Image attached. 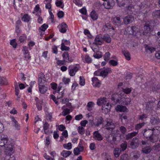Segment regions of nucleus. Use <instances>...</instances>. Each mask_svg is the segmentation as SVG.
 <instances>
[{"label":"nucleus","instance_id":"052dcab7","mask_svg":"<svg viewBox=\"0 0 160 160\" xmlns=\"http://www.w3.org/2000/svg\"><path fill=\"white\" fill-rule=\"evenodd\" d=\"M144 124V122H142L137 124L135 127V129H136L138 130L141 128L143 126Z\"/></svg>","mask_w":160,"mask_h":160},{"label":"nucleus","instance_id":"864d4df0","mask_svg":"<svg viewBox=\"0 0 160 160\" xmlns=\"http://www.w3.org/2000/svg\"><path fill=\"white\" fill-rule=\"evenodd\" d=\"M79 84L81 86H84L85 84V79L83 77H80Z\"/></svg>","mask_w":160,"mask_h":160},{"label":"nucleus","instance_id":"e433bc0d","mask_svg":"<svg viewBox=\"0 0 160 160\" xmlns=\"http://www.w3.org/2000/svg\"><path fill=\"white\" fill-rule=\"evenodd\" d=\"M123 53L124 55L126 60H130V54L128 51H123Z\"/></svg>","mask_w":160,"mask_h":160},{"label":"nucleus","instance_id":"603ef678","mask_svg":"<svg viewBox=\"0 0 160 160\" xmlns=\"http://www.w3.org/2000/svg\"><path fill=\"white\" fill-rule=\"evenodd\" d=\"M131 101V100L130 98H125L122 104L124 105H128L130 103Z\"/></svg>","mask_w":160,"mask_h":160},{"label":"nucleus","instance_id":"c756f323","mask_svg":"<svg viewBox=\"0 0 160 160\" xmlns=\"http://www.w3.org/2000/svg\"><path fill=\"white\" fill-rule=\"evenodd\" d=\"M121 152V148H117L115 149L113 151V154L114 156L116 158L118 157Z\"/></svg>","mask_w":160,"mask_h":160},{"label":"nucleus","instance_id":"c9c22d12","mask_svg":"<svg viewBox=\"0 0 160 160\" xmlns=\"http://www.w3.org/2000/svg\"><path fill=\"white\" fill-rule=\"evenodd\" d=\"M104 30L106 31H107L109 30L110 31V30L111 29L113 30H114V28L111 26L108 23L105 24V25L104 26Z\"/></svg>","mask_w":160,"mask_h":160},{"label":"nucleus","instance_id":"2f4dec72","mask_svg":"<svg viewBox=\"0 0 160 160\" xmlns=\"http://www.w3.org/2000/svg\"><path fill=\"white\" fill-rule=\"evenodd\" d=\"M78 68L75 67L73 69H71L69 70V74L71 76H74L76 72L78 70Z\"/></svg>","mask_w":160,"mask_h":160},{"label":"nucleus","instance_id":"473e14b6","mask_svg":"<svg viewBox=\"0 0 160 160\" xmlns=\"http://www.w3.org/2000/svg\"><path fill=\"white\" fill-rule=\"evenodd\" d=\"M12 121L13 122V124H14V126L16 129L17 130H19L20 128V126L18 125V122L13 117L12 118Z\"/></svg>","mask_w":160,"mask_h":160},{"label":"nucleus","instance_id":"4be33fe9","mask_svg":"<svg viewBox=\"0 0 160 160\" xmlns=\"http://www.w3.org/2000/svg\"><path fill=\"white\" fill-rule=\"evenodd\" d=\"M116 109L117 111L121 112H127L128 110V109L125 106L120 105L117 106Z\"/></svg>","mask_w":160,"mask_h":160},{"label":"nucleus","instance_id":"f3484780","mask_svg":"<svg viewBox=\"0 0 160 160\" xmlns=\"http://www.w3.org/2000/svg\"><path fill=\"white\" fill-rule=\"evenodd\" d=\"M93 138L94 139L98 141H101L103 139L102 136L98 132V131H96L93 132Z\"/></svg>","mask_w":160,"mask_h":160},{"label":"nucleus","instance_id":"c85d7f7f","mask_svg":"<svg viewBox=\"0 0 160 160\" xmlns=\"http://www.w3.org/2000/svg\"><path fill=\"white\" fill-rule=\"evenodd\" d=\"M102 39L108 43H110L111 41V38L108 34L104 35Z\"/></svg>","mask_w":160,"mask_h":160},{"label":"nucleus","instance_id":"58836bf2","mask_svg":"<svg viewBox=\"0 0 160 160\" xmlns=\"http://www.w3.org/2000/svg\"><path fill=\"white\" fill-rule=\"evenodd\" d=\"M111 106L109 103H108L106 105L104 104L102 107V110L106 109L107 112H108L111 108Z\"/></svg>","mask_w":160,"mask_h":160},{"label":"nucleus","instance_id":"423d86ee","mask_svg":"<svg viewBox=\"0 0 160 160\" xmlns=\"http://www.w3.org/2000/svg\"><path fill=\"white\" fill-rule=\"evenodd\" d=\"M139 9L143 13H146L148 12V5L145 2H142L139 6Z\"/></svg>","mask_w":160,"mask_h":160},{"label":"nucleus","instance_id":"338daca9","mask_svg":"<svg viewBox=\"0 0 160 160\" xmlns=\"http://www.w3.org/2000/svg\"><path fill=\"white\" fill-rule=\"evenodd\" d=\"M10 44L12 45L14 48H16L17 44L15 41V39L12 40L11 41Z\"/></svg>","mask_w":160,"mask_h":160},{"label":"nucleus","instance_id":"aec40b11","mask_svg":"<svg viewBox=\"0 0 160 160\" xmlns=\"http://www.w3.org/2000/svg\"><path fill=\"white\" fill-rule=\"evenodd\" d=\"M62 56L64 59L65 60L67 59L68 61L66 60V62H72L73 61V59L72 58H69L68 53L67 52H64L62 54Z\"/></svg>","mask_w":160,"mask_h":160},{"label":"nucleus","instance_id":"72a5a7b5","mask_svg":"<svg viewBox=\"0 0 160 160\" xmlns=\"http://www.w3.org/2000/svg\"><path fill=\"white\" fill-rule=\"evenodd\" d=\"M152 149L149 146L145 147L142 148V152L145 154H148L151 151Z\"/></svg>","mask_w":160,"mask_h":160},{"label":"nucleus","instance_id":"f257e3e1","mask_svg":"<svg viewBox=\"0 0 160 160\" xmlns=\"http://www.w3.org/2000/svg\"><path fill=\"white\" fill-rule=\"evenodd\" d=\"M142 132L144 136L152 142H155L158 140L159 137L157 133L158 132V131L156 127L144 129Z\"/></svg>","mask_w":160,"mask_h":160},{"label":"nucleus","instance_id":"e2e57ef3","mask_svg":"<svg viewBox=\"0 0 160 160\" xmlns=\"http://www.w3.org/2000/svg\"><path fill=\"white\" fill-rule=\"evenodd\" d=\"M15 83L16 84V85L15 86V95L17 96H18L19 94V90L18 86L17 85V82H15Z\"/></svg>","mask_w":160,"mask_h":160},{"label":"nucleus","instance_id":"cd10ccee","mask_svg":"<svg viewBox=\"0 0 160 160\" xmlns=\"http://www.w3.org/2000/svg\"><path fill=\"white\" fill-rule=\"evenodd\" d=\"M137 132H133L128 133L125 136L126 139L128 140L131 139L133 137L135 136L137 134Z\"/></svg>","mask_w":160,"mask_h":160},{"label":"nucleus","instance_id":"a211bd4d","mask_svg":"<svg viewBox=\"0 0 160 160\" xmlns=\"http://www.w3.org/2000/svg\"><path fill=\"white\" fill-rule=\"evenodd\" d=\"M150 122L152 125H157L160 123V120L157 117H152L151 118Z\"/></svg>","mask_w":160,"mask_h":160},{"label":"nucleus","instance_id":"f8f14e48","mask_svg":"<svg viewBox=\"0 0 160 160\" xmlns=\"http://www.w3.org/2000/svg\"><path fill=\"white\" fill-rule=\"evenodd\" d=\"M140 154L138 151H135L132 152L130 154V156L133 160H136L140 157Z\"/></svg>","mask_w":160,"mask_h":160},{"label":"nucleus","instance_id":"6ab92c4d","mask_svg":"<svg viewBox=\"0 0 160 160\" xmlns=\"http://www.w3.org/2000/svg\"><path fill=\"white\" fill-rule=\"evenodd\" d=\"M154 103L152 102H148L146 104L145 109L147 111H150L153 108Z\"/></svg>","mask_w":160,"mask_h":160},{"label":"nucleus","instance_id":"bb28decb","mask_svg":"<svg viewBox=\"0 0 160 160\" xmlns=\"http://www.w3.org/2000/svg\"><path fill=\"white\" fill-rule=\"evenodd\" d=\"M106 99V98L105 97L98 99L97 102V104L99 106H101L103 104H104L107 102Z\"/></svg>","mask_w":160,"mask_h":160},{"label":"nucleus","instance_id":"6e6552de","mask_svg":"<svg viewBox=\"0 0 160 160\" xmlns=\"http://www.w3.org/2000/svg\"><path fill=\"white\" fill-rule=\"evenodd\" d=\"M47 82L45 75L42 72L39 73L38 75V84L46 83Z\"/></svg>","mask_w":160,"mask_h":160},{"label":"nucleus","instance_id":"774afa93","mask_svg":"<svg viewBox=\"0 0 160 160\" xmlns=\"http://www.w3.org/2000/svg\"><path fill=\"white\" fill-rule=\"evenodd\" d=\"M64 13V12L61 11H59L57 13L58 17L59 18H61L63 17Z\"/></svg>","mask_w":160,"mask_h":160},{"label":"nucleus","instance_id":"a18cd8bd","mask_svg":"<svg viewBox=\"0 0 160 160\" xmlns=\"http://www.w3.org/2000/svg\"><path fill=\"white\" fill-rule=\"evenodd\" d=\"M61 49L62 51H68L69 49V48L65 46L64 42H62Z\"/></svg>","mask_w":160,"mask_h":160},{"label":"nucleus","instance_id":"3c124183","mask_svg":"<svg viewBox=\"0 0 160 160\" xmlns=\"http://www.w3.org/2000/svg\"><path fill=\"white\" fill-rule=\"evenodd\" d=\"M56 4L57 7H60L63 8L64 7V4L61 1H58L56 2Z\"/></svg>","mask_w":160,"mask_h":160},{"label":"nucleus","instance_id":"49530a36","mask_svg":"<svg viewBox=\"0 0 160 160\" xmlns=\"http://www.w3.org/2000/svg\"><path fill=\"white\" fill-rule=\"evenodd\" d=\"M110 54L108 52H106L104 56V60L105 61H108L110 59Z\"/></svg>","mask_w":160,"mask_h":160},{"label":"nucleus","instance_id":"6e6d98bb","mask_svg":"<svg viewBox=\"0 0 160 160\" xmlns=\"http://www.w3.org/2000/svg\"><path fill=\"white\" fill-rule=\"evenodd\" d=\"M119 130L122 134H125L127 131L126 128L123 126H121L119 128Z\"/></svg>","mask_w":160,"mask_h":160},{"label":"nucleus","instance_id":"dca6fc26","mask_svg":"<svg viewBox=\"0 0 160 160\" xmlns=\"http://www.w3.org/2000/svg\"><path fill=\"white\" fill-rule=\"evenodd\" d=\"M101 36V35H97L95 38L94 43L97 45H101L103 42L102 38Z\"/></svg>","mask_w":160,"mask_h":160},{"label":"nucleus","instance_id":"393cba45","mask_svg":"<svg viewBox=\"0 0 160 160\" xmlns=\"http://www.w3.org/2000/svg\"><path fill=\"white\" fill-rule=\"evenodd\" d=\"M152 17L157 19L160 18V10H155L152 13Z\"/></svg>","mask_w":160,"mask_h":160},{"label":"nucleus","instance_id":"f03ea898","mask_svg":"<svg viewBox=\"0 0 160 160\" xmlns=\"http://www.w3.org/2000/svg\"><path fill=\"white\" fill-rule=\"evenodd\" d=\"M23 48L24 58L22 60L21 62L22 64L27 65L29 62V60L31 57L26 48L24 47Z\"/></svg>","mask_w":160,"mask_h":160},{"label":"nucleus","instance_id":"8fccbe9b","mask_svg":"<svg viewBox=\"0 0 160 160\" xmlns=\"http://www.w3.org/2000/svg\"><path fill=\"white\" fill-rule=\"evenodd\" d=\"M63 147L68 150L71 149L72 148V144L69 142L68 144H64L63 145Z\"/></svg>","mask_w":160,"mask_h":160},{"label":"nucleus","instance_id":"2eb2a0df","mask_svg":"<svg viewBox=\"0 0 160 160\" xmlns=\"http://www.w3.org/2000/svg\"><path fill=\"white\" fill-rule=\"evenodd\" d=\"M111 72L112 70L111 69L108 68L105 70L102 71L100 73V76L105 77L108 75V73H111Z\"/></svg>","mask_w":160,"mask_h":160},{"label":"nucleus","instance_id":"0eeeda50","mask_svg":"<svg viewBox=\"0 0 160 160\" xmlns=\"http://www.w3.org/2000/svg\"><path fill=\"white\" fill-rule=\"evenodd\" d=\"M8 140L7 136L1 135L0 136V146L2 147L6 145Z\"/></svg>","mask_w":160,"mask_h":160},{"label":"nucleus","instance_id":"7c9ffc66","mask_svg":"<svg viewBox=\"0 0 160 160\" xmlns=\"http://www.w3.org/2000/svg\"><path fill=\"white\" fill-rule=\"evenodd\" d=\"M134 7L133 6L130 4L128 5V7H126L125 10L127 12V13L129 14H131L132 13V11L134 10Z\"/></svg>","mask_w":160,"mask_h":160},{"label":"nucleus","instance_id":"5701e85b","mask_svg":"<svg viewBox=\"0 0 160 160\" xmlns=\"http://www.w3.org/2000/svg\"><path fill=\"white\" fill-rule=\"evenodd\" d=\"M120 95L118 94H116L113 95L112 96L111 99L116 104L118 102L120 101Z\"/></svg>","mask_w":160,"mask_h":160},{"label":"nucleus","instance_id":"a19ab883","mask_svg":"<svg viewBox=\"0 0 160 160\" xmlns=\"http://www.w3.org/2000/svg\"><path fill=\"white\" fill-rule=\"evenodd\" d=\"M30 19V18L28 14H25L22 17V20L25 22H29Z\"/></svg>","mask_w":160,"mask_h":160},{"label":"nucleus","instance_id":"37998d69","mask_svg":"<svg viewBox=\"0 0 160 160\" xmlns=\"http://www.w3.org/2000/svg\"><path fill=\"white\" fill-rule=\"evenodd\" d=\"M120 160H129V158L128 154L125 153L121 155Z\"/></svg>","mask_w":160,"mask_h":160},{"label":"nucleus","instance_id":"ddd939ff","mask_svg":"<svg viewBox=\"0 0 160 160\" xmlns=\"http://www.w3.org/2000/svg\"><path fill=\"white\" fill-rule=\"evenodd\" d=\"M114 2L113 0H108L106 1L104 3L103 5L105 8L109 9L113 7L114 5Z\"/></svg>","mask_w":160,"mask_h":160},{"label":"nucleus","instance_id":"ea45409f","mask_svg":"<svg viewBox=\"0 0 160 160\" xmlns=\"http://www.w3.org/2000/svg\"><path fill=\"white\" fill-rule=\"evenodd\" d=\"M7 83V80L4 77H0V85H5Z\"/></svg>","mask_w":160,"mask_h":160},{"label":"nucleus","instance_id":"79ce46f5","mask_svg":"<svg viewBox=\"0 0 160 160\" xmlns=\"http://www.w3.org/2000/svg\"><path fill=\"white\" fill-rule=\"evenodd\" d=\"M72 153L70 151H63L62 153V155L64 157H67L69 156Z\"/></svg>","mask_w":160,"mask_h":160},{"label":"nucleus","instance_id":"09e8293b","mask_svg":"<svg viewBox=\"0 0 160 160\" xmlns=\"http://www.w3.org/2000/svg\"><path fill=\"white\" fill-rule=\"evenodd\" d=\"M127 142H124L123 143H122L120 145L121 148L122 149V151H124L127 148Z\"/></svg>","mask_w":160,"mask_h":160},{"label":"nucleus","instance_id":"4d7b16f0","mask_svg":"<svg viewBox=\"0 0 160 160\" xmlns=\"http://www.w3.org/2000/svg\"><path fill=\"white\" fill-rule=\"evenodd\" d=\"M131 88H126L122 89L123 92L127 94L130 93L131 92Z\"/></svg>","mask_w":160,"mask_h":160},{"label":"nucleus","instance_id":"b1692460","mask_svg":"<svg viewBox=\"0 0 160 160\" xmlns=\"http://www.w3.org/2000/svg\"><path fill=\"white\" fill-rule=\"evenodd\" d=\"M92 81L93 82L92 84L94 87H99L101 84L99 81L98 78L96 77H94L92 78Z\"/></svg>","mask_w":160,"mask_h":160},{"label":"nucleus","instance_id":"9d476101","mask_svg":"<svg viewBox=\"0 0 160 160\" xmlns=\"http://www.w3.org/2000/svg\"><path fill=\"white\" fill-rule=\"evenodd\" d=\"M39 90L42 94H44L48 90V86L46 83L38 84Z\"/></svg>","mask_w":160,"mask_h":160},{"label":"nucleus","instance_id":"412c9836","mask_svg":"<svg viewBox=\"0 0 160 160\" xmlns=\"http://www.w3.org/2000/svg\"><path fill=\"white\" fill-rule=\"evenodd\" d=\"M151 88L153 91H156L160 89V85L158 82H154L152 85Z\"/></svg>","mask_w":160,"mask_h":160},{"label":"nucleus","instance_id":"5fc2aeb1","mask_svg":"<svg viewBox=\"0 0 160 160\" xmlns=\"http://www.w3.org/2000/svg\"><path fill=\"white\" fill-rule=\"evenodd\" d=\"M78 132L81 134H83L84 133V128L82 127H79L78 128Z\"/></svg>","mask_w":160,"mask_h":160},{"label":"nucleus","instance_id":"c03bdc74","mask_svg":"<svg viewBox=\"0 0 160 160\" xmlns=\"http://www.w3.org/2000/svg\"><path fill=\"white\" fill-rule=\"evenodd\" d=\"M93 56L95 58H99L102 57V55L101 52L98 51L96 53L94 54Z\"/></svg>","mask_w":160,"mask_h":160},{"label":"nucleus","instance_id":"de8ad7c7","mask_svg":"<svg viewBox=\"0 0 160 160\" xmlns=\"http://www.w3.org/2000/svg\"><path fill=\"white\" fill-rule=\"evenodd\" d=\"M146 50L147 51H149L151 53H152L153 51H155V48H153L152 47H150V46L147 45V46L145 47Z\"/></svg>","mask_w":160,"mask_h":160},{"label":"nucleus","instance_id":"9b49d317","mask_svg":"<svg viewBox=\"0 0 160 160\" xmlns=\"http://www.w3.org/2000/svg\"><path fill=\"white\" fill-rule=\"evenodd\" d=\"M137 28L135 27H129L126 29V31L127 33L130 35H134L136 33Z\"/></svg>","mask_w":160,"mask_h":160},{"label":"nucleus","instance_id":"0e129e2a","mask_svg":"<svg viewBox=\"0 0 160 160\" xmlns=\"http://www.w3.org/2000/svg\"><path fill=\"white\" fill-rule=\"evenodd\" d=\"M73 2L78 6H81L82 5V2L79 0H73Z\"/></svg>","mask_w":160,"mask_h":160},{"label":"nucleus","instance_id":"f704fd0d","mask_svg":"<svg viewBox=\"0 0 160 160\" xmlns=\"http://www.w3.org/2000/svg\"><path fill=\"white\" fill-rule=\"evenodd\" d=\"M104 121L103 118L101 117H99L97 119V123L95 124V126L98 127L100 125L102 124Z\"/></svg>","mask_w":160,"mask_h":160},{"label":"nucleus","instance_id":"39448f33","mask_svg":"<svg viewBox=\"0 0 160 160\" xmlns=\"http://www.w3.org/2000/svg\"><path fill=\"white\" fill-rule=\"evenodd\" d=\"M129 144L130 147L132 149L136 148L139 145L138 139L136 137L133 138L131 141L129 142Z\"/></svg>","mask_w":160,"mask_h":160},{"label":"nucleus","instance_id":"20e7f679","mask_svg":"<svg viewBox=\"0 0 160 160\" xmlns=\"http://www.w3.org/2000/svg\"><path fill=\"white\" fill-rule=\"evenodd\" d=\"M113 137L112 138V140L114 142H119L121 139V135L119 131L118 130H117L115 132L113 133Z\"/></svg>","mask_w":160,"mask_h":160},{"label":"nucleus","instance_id":"13d9d810","mask_svg":"<svg viewBox=\"0 0 160 160\" xmlns=\"http://www.w3.org/2000/svg\"><path fill=\"white\" fill-rule=\"evenodd\" d=\"M48 27V25L47 24H44L39 28V29L42 31H44Z\"/></svg>","mask_w":160,"mask_h":160},{"label":"nucleus","instance_id":"680f3d73","mask_svg":"<svg viewBox=\"0 0 160 160\" xmlns=\"http://www.w3.org/2000/svg\"><path fill=\"white\" fill-rule=\"evenodd\" d=\"M109 63L110 64L113 66H116L118 64V62L114 60H110L109 61Z\"/></svg>","mask_w":160,"mask_h":160},{"label":"nucleus","instance_id":"4c0bfd02","mask_svg":"<svg viewBox=\"0 0 160 160\" xmlns=\"http://www.w3.org/2000/svg\"><path fill=\"white\" fill-rule=\"evenodd\" d=\"M90 15L92 18L94 20H96L98 18V16L94 11H92Z\"/></svg>","mask_w":160,"mask_h":160},{"label":"nucleus","instance_id":"a878e982","mask_svg":"<svg viewBox=\"0 0 160 160\" xmlns=\"http://www.w3.org/2000/svg\"><path fill=\"white\" fill-rule=\"evenodd\" d=\"M122 21L120 17H116L113 18V22L115 25H118L121 24Z\"/></svg>","mask_w":160,"mask_h":160},{"label":"nucleus","instance_id":"7ed1b4c3","mask_svg":"<svg viewBox=\"0 0 160 160\" xmlns=\"http://www.w3.org/2000/svg\"><path fill=\"white\" fill-rule=\"evenodd\" d=\"M156 25V23L155 21L151 20L150 22H147L144 26V30L147 32L150 31L151 29V27H154Z\"/></svg>","mask_w":160,"mask_h":160},{"label":"nucleus","instance_id":"1a4fd4ad","mask_svg":"<svg viewBox=\"0 0 160 160\" xmlns=\"http://www.w3.org/2000/svg\"><path fill=\"white\" fill-rule=\"evenodd\" d=\"M116 126L112 121H107L106 124L104 126V128L112 132L115 128Z\"/></svg>","mask_w":160,"mask_h":160},{"label":"nucleus","instance_id":"bf43d9fd","mask_svg":"<svg viewBox=\"0 0 160 160\" xmlns=\"http://www.w3.org/2000/svg\"><path fill=\"white\" fill-rule=\"evenodd\" d=\"M80 148L77 147L74 149L73 152L75 155H78L80 154Z\"/></svg>","mask_w":160,"mask_h":160},{"label":"nucleus","instance_id":"4468645a","mask_svg":"<svg viewBox=\"0 0 160 160\" xmlns=\"http://www.w3.org/2000/svg\"><path fill=\"white\" fill-rule=\"evenodd\" d=\"M133 20L134 18L131 15H128L125 17L123 19L124 22L126 24L132 23Z\"/></svg>","mask_w":160,"mask_h":160},{"label":"nucleus","instance_id":"69168bd1","mask_svg":"<svg viewBox=\"0 0 160 160\" xmlns=\"http://www.w3.org/2000/svg\"><path fill=\"white\" fill-rule=\"evenodd\" d=\"M85 60L86 62L87 63H89L91 62L92 59L88 55H86L85 57Z\"/></svg>","mask_w":160,"mask_h":160}]
</instances>
